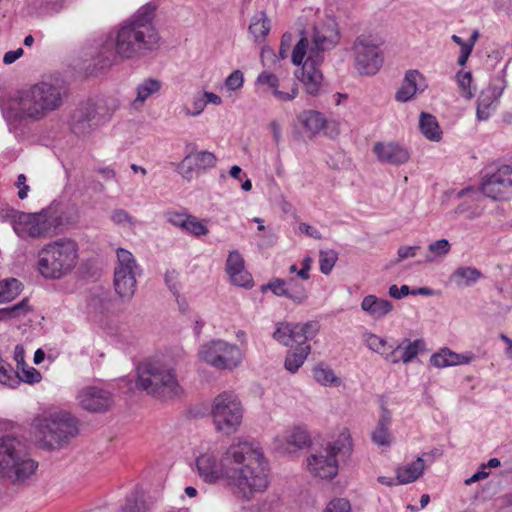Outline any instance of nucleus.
Masks as SVG:
<instances>
[{
  "label": "nucleus",
  "mask_w": 512,
  "mask_h": 512,
  "mask_svg": "<svg viewBox=\"0 0 512 512\" xmlns=\"http://www.w3.org/2000/svg\"><path fill=\"white\" fill-rule=\"evenodd\" d=\"M63 8L62 0H49L42 3L39 14L42 16L59 13Z\"/></svg>",
  "instance_id": "6e6d98bb"
},
{
  "label": "nucleus",
  "mask_w": 512,
  "mask_h": 512,
  "mask_svg": "<svg viewBox=\"0 0 512 512\" xmlns=\"http://www.w3.org/2000/svg\"><path fill=\"white\" fill-rule=\"evenodd\" d=\"M189 218V215H186V214H182V213H177V212H173V213H169L167 215V219L168 221L175 227H179L181 228L182 230L184 229L185 227V224L187 222Z\"/></svg>",
  "instance_id": "680f3d73"
},
{
  "label": "nucleus",
  "mask_w": 512,
  "mask_h": 512,
  "mask_svg": "<svg viewBox=\"0 0 512 512\" xmlns=\"http://www.w3.org/2000/svg\"><path fill=\"white\" fill-rule=\"evenodd\" d=\"M354 66L360 75H375L383 65V54L373 37L359 35L353 42Z\"/></svg>",
  "instance_id": "4468645a"
},
{
  "label": "nucleus",
  "mask_w": 512,
  "mask_h": 512,
  "mask_svg": "<svg viewBox=\"0 0 512 512\" xmlns=\"http://www.w3.org/2000/svg\"><path fill=\"white\" fill-rule=\"evenodd\" d=\"M183 231L193 236L200 237L208 233V228L202 221H199L196 217L189 216Z\"/></svg>",
  "instance_id": "3c124183"
},
{
  "label": "nucleus",
  "mask_w": 512,
  "mask_h": 512,
  "mask_svg": "<svg viewBox=\"0 0 512 512\" xmlns=\"http://www.w3.org/2000/svg\"><path fill=\"white\" fill-rule=\"evenodd\" d=\"M162 87L161 81L154 78H146L136 87V98L131 102V107L139 110L151 96L159 93Z\"/></svg>",
  "instance_id": "a878e982"
},
{
  "label": "nucleus",
  "mask_w": 512,
  "mask_h": 512,
  "mask_svg": "<svg viewBox=\"0 0 512 512\" xmlns=\"http://www.w3.org/2000/svg\"><path fill=\"white\" fill-rule=\"evenodd\" d=\"M267 289L271 290L272 293L276 296L286 297L287 298V289L285 279L275 278L268 282L266 285H263L261 290L264 292Z\"/></svg>",
  "instance_id": "864d4df0"
},
{
  "label": "nucleus",
  "mask_w": 512,
  "mask_h": 512,
  "mask_svg": "<svg viewBox=\"0 0 512 512\" xmlns=\"http://www.w3.org/2000/svg\"><path fill=\"white\" fill-rule=\"evenodd\" d=\"M318 329L319 326L314 321L304 324L284 322L277 325L273 338L285 346L296 345L295 349L289 351L285 358L284 366L289 372H297L304 364L311 352L308 341L316 335Z\"/></svg>",
  "instance_id": "6e6552de"
},
{
  "label": "nucleus",
  "mask_w": 512,
  "mask_h": 512,
  "mask_svg": "<svg viewBox=\"0 0 512 512\" xmlns=\"http://www.w3.org/2000/svg\"><path fill=\"white\" fill-rule=\"evenodd\" d=\"M96 106L92 102L78 106L71 117V129L77 135L88 134L96 125Z\"/></svg>",
  "instance_id": "412c9836"
},
{
  "label": "nucleus",
  "mask_w": 512,
  "mask_h": 512,
  "mask_svg": "<svg viewBox=\"0 0 512 512\" xmlns=\"http://www.w3.org/2000/svg\"><path fill=\"white\" fill-rule=\"evenodd\" d=\"M299 121L311 134L319 133L326 125V119L323 114L314 110L302 112L299 115Z\"/></svg>",
  "instance_id": "473e14b6"
},
{
  "label": "nucleus",
  "mask_w": 512,
  "mask_h": 512,
  "mask_svg": "<svg viewBox=\"0 0 512 512\" xmlns=\"http://www.w3.org/2000/svg\"><path fill=\"white\" fill-rule=\"evenodd\" d=\"M217 158L212 152L200 151L190 153L177 165L176 171L187 181H191L194 172L200 174L213 168Z\"/></svg>",
  "instance_id": "f3484780"
},
{
  "label": "nucleus",
  "mask_w": 512,
  "mask_h": 512,
  "mask_svg": "<svg viewBox=\"0 0 512 512\" xmlns=\"http://www.w3.org/2000/svg\"><path fill=\"white\" fill-rule=\"evenodd\" d=\"M22 213L23 212L16 209L5 207L0 210V223H11L13 230L15 231V224L18 221L19 215H22Z\"/></svg>",
  "instance_id": "4d7b16f0"
},
{
  "label": "nucleus",
  "mask_w": 512,
  "mask_h": 512,
  "mask_svg": "<svg viewBox=\"0 0 512 512\" xmlns=\"http://www.w3.org/2000/svg\"><path fill=\"white\" fill-rule=\"evenodd\" d=\"M270 31V21L265 12H257L249 25V32L253 35L255 41L263 40Z\"/></svg>",
  "instance_id": "f704fd0d"
},
{
  "label": "nucleus",
  "mask_w": 512,
  "mask_h": 512,
  "mask_svg": "<svg viewBox=\"0 0 512 512\" xmlns=\"http://www.w3.org/2000/svg\"><path fill=\"white\" fill-rule=\"evenodd\" d=\"M352 450L350 434L347 431L340 433L338 438L329 443L319 453L312 454L307 465L309 471L321 479H333L338 474V455H348Z\"/></svg>",
  "instance_id": "9d476101"
},
{
  "label": "nucleus",
  "mask_w": 512,
  "mask_h": 512,
  "mask_svg": "<svg viewBox=\"0 0 512 512\" xmlns=\"http://www.w3.org/2000/svg\"><path fill=\"white\" fill-rule=\"evenodd\" d=\"M15 376L17 377L18 384L22 381L29 384L38 383L41 380V374L34 367L24 364L17 369Z\"/></svg>",
  "instance_id": "a18cd8bd"
},
{
  "label": "nucleus",
  "mask_w": 512,
  "mask_h": 512,
  "mask_svg": "<svg viewBox=\"0 0 512 512\" xmlns=\"http://www.w3.org/2000/svg\"><path fill=\"white\" fill-rule=\"evenodd\" d=\"M373 151L381 162L393 165L403 164L410 158L407 148L393 142H378L374 145Z\"/></svg>",
  "instance_id": "5701e85b"
},
{
  "label": "nucleus",
  "mask_w": 512,
  "mask_h": 512,
  "mask_svg": "<svg viewBox=\"0 0 512 512\" xmlns=\"http://www.w3.org/2000/svg\"><path fill=\"white\" fill-rule=\"evenodd\" d=\"M39 445L47 450L60 449L78 434V421L68 412H55L34 421Z\"/></svg>",
  "instance_id": "1a4fd4ad"
},
{
  "label": "nucleus",
  "mask_w": 512,
  "mask_h": 512,
  "mask_svg": "<svg viewBox=\"0 0 512 512\" xmlns=\"http://www.w3.org/2000/svg\"><path fill=\"white\" fill-rule=\"evenodd\" d=\"M420 246H401L397 251V262H401L407 258H412L417 255Z\"/></svg>",
  "instance_id": "052dcab7"
},
{
  "label": "nucleus",
  "mask_w": 512,
  "mask_h": 512,
  "mask_svg": "<svg viewBox=\"0 0 512 512\" xmlns=\"http://www.w3.org/2000/svg\"><path fill=\"white\" fill-rule=\"evenodd\" d=\"M16 371L6 363L0 356V382L10 387L18 385L17 377L15 376Z\"/></svg>",
  "instance_id": "8fccbe9b"
},
{
  "label": "nucleus",
  "mask_w": 512,
  "mask_h": 512,
  "mask_svg": "<svg viewBox=\"0 0 512 512\" xmlns=\"http://www.w3.org/2000/svg\"><path fill=\"white\" fill-rule=\"evenodd\" d=\"M313 377L314 379L321 385L328 386V385H339L340 380L335 375L334 371L323 365H318L313 369Z\"/></svg>",
  "instance_id": "a19ab883"
},
{
  "label": "nucleus",
  "mask_w": 512,
  "mask_h": 512,
  "mask_svg": "<svg viewBox=\"0 0 512 512\" xmlns=\"http://www.w3.org/2000/svg\"><path fill=\"white\" fill-rule=\"evenodd\" d=\"M30 311L31 307L28 304V300L25 298L15 305L0 309V321L19 318L25 316Z\"/></svg>",
  "instance_id": "ea45409f"
},
{
  "label": "nucleus",
  "mask_w": 512,
  "mask_h": 512,
  "mask_svg": "<svg viewBox=\"0 0 512 512\" xmlns=\"http://www.w3.org/2000/svg\"><path fill=\"white\" fill-rule=\"evenodd\" d=\"M361 309L375 320L384 318L393 310L392 303L375 295H367L361 302Z\"/></svg>",
  "instance_id": "393cba45"
},
{
  "label": "nucleus",
  "mask_w": 512,
  "mask_h": 512,
  "mask_svg": "<svg viewBox=\"0 0 512 512\" xmlns=\"http://www.w3.org/2000/svg\"><path fill=\"white\" fill-rule=\"evenodd\" d=\"M456 81L464 96L468 99L472 98L474 91L471 89L472 74L470 72L459 71L456 74Z\"/></svg>",
  "instance_id": "603ef678"
},
{
  "label": "nucleus",
  "mask_w": 512,
  "mask_h": 512,
  "mask_svg": "<svg viewBox=\"0 0 512 512\" xmlns=\"http://www.w3.org/2000/svg\"><path fill=\"white\" fill-rule=\"evenodd\" d=\"M226 452L220 460L214 453L206 452L196 459V467L199 476L208 483H214L220 479L228 480V470L232 463H227Z\"/></svg>",
  "instance_id": "dca6fc26"
},
{
  "label": "nucleus",
  "mask_w": 512,
  "mask_h": 512,
  "mask_svg": "<svg viewBox=\"0 0 512 512\" xmlns=\"http://www.w3.org/2000/svg\"><path fill=\"white\" fill-rule=\"evenodd\" d=\"M363 341L371 351L378 353L386 361V356L391 350V348H389L391 344H389L385 338L371 332H365L363 334Z\"/></svg>",
  "instance_id": "c9c22d12"
},
{
  "label": "nucleus",
  "mask_w": 512,
  "mask_h": 512,
  "mask_svg": "<svg viewBox=\"0 0 512 512\" xmlns=\"http://www.w3.org/2000/svg\"><path fill=\"white\" fill-rule=\"evenodd\" d=\"M226 461L232 463L227 484L239 497L251 499L264 492L269 484L266 462L261 449L250 442H238L226 450Z\"/></svg>",
  "instance_id": "7ed1b4c3"
},
{
  "label": "nucleus",
  "mask_w": 512,
  "mask_h": 512,
  "mask_svg": "<svg viewBox=\"0 0 512 512\" xmlns=\"http://www.w3.org/2000/svg\"><path fill=\"white\" fill-rule=\"evenodd\" d=\"M137 376L138 388L161 400L180 398L184 394L171 362H143L137 367Z\"/></svg>",
  "instance_id": "0eeeda50"
},
{
  "label": "nucleus",
  "mask_w": 512,
  "mask_h": 512,
  "mask_svg": "<svg viewBox=\"0 0 512 512\" xmlns=\"http://www.w3.org/2000/svg\"><path fill=\"white\" fill-rule=\"evenodd\" d=\"M422 78L417 70H409L406 72L400 88L395 94V99L398 102H408L416 94L418 90V80Z\"/></svg>",
  "instance_id": "c85d7f7f"
},
{
  "label": "nucleus",
  "mask_w": 512,
  "mask_h": 512,
  "mask_svg": "<svg viewBox=\"0 0 512 512\" xmlns=\"http://www.w3.org/2000/svg\"><path fill=\"white\" fill-rule=\"evenodd\" d=\"M65 96L61 86L42 81L18 90L12 98L11 108L18 119L38 122L59 110Z\"/></svg>",
  "instance_id": "20e7f679"
},
{
  "label": "nucleus",
  "mask_w": 512,
  "mask_h": 512,
  "mask_svg": "<svg viewBox=\"0 0 512 512\" xmlns=\"http://www.w3.org/2000/svg\"><path fill=\"white\" fill-rule=\"evenodd\" d=\"M471 359V356L458 354L448 348H443L431 356L430 363L437 368H445L460 364H468Z\"/></svg>",
  "instance_id": "cd10ccee"
},
{
  "label": "nucleus",
  "mask_w": 512,
  "mask_h": 512,
  "mask_svg": "<svg viewBox=\"0 0 512 512\" xmlns=\"http://www.w3.org/2000/svg\"><path fill=\"white\" fill-rule=\"evenodd\" d=\"M226 272L234 285L247 288L253 284L251 274L245 269L244 259L236 250L231 251L227 257Z\"/></svg>",
  "instance_id": "4be33fe9"
},
{
  "label": "nucleus",
  "mask_w": 512,
  "mask_h": 512,
  "mask_svg": "<svg viewBox=\"0 0 512 512\" xmlns=\"http://www.w3.org/2000/svg\"><path fill=\"white\" fill-rule=\"evenodd\" d=\"M419 129L430 141L438 142L442 139V130L435 116L422 112L419 117Z\"/></svg>",
  "instance_id": "2f4dec72"
},
{
  "label": "nucleus",
  "mask_w": 512,
  "mask_h": 512,
  "mask_svg": "<svg viewBox=\"0 0 512 512\" xmlns=\"http://www.w3.org/2000/svg\"><path fill=\"white\" fill-rule=\"evenodd\" d=\"M299 230L302 233H305L307 236L314 238V239H321V237H322V235L318 229H316L315 227H313L309 224H306V223H301L299 225Z\"/></svg>",
  "instance_id": "774afa93"
},
{
  "label": "nucleus",
  "mask_w": 512,
  "mask_h": 512,
  "mask_svg": "<svg viewBox=\"0 0 512 512\" xmlns=\"http://www.w3.org/2000/svg\"><path fill=\"white\" fill-rule=\"evenodd\" d=\"M280 81L277 79L269 88L272 94L278 101L287 102L293 100L298 94V87L296 83H292L287 90H280Z\"/></svg>",
  "instance_id": "c03bdc74"
},
{
  "label": "nucleus",
  "mask_w": 512,
  "mask_h": 512,
  "mask_svg": "<svg viewBox=\"0 0 512 512\" xmlns=\"http://www.w3.org/2000/svg\"><path fill=\"white\" fill-rule=\"evenodd\" d=\"M205 107H206V103H205L202 93L194 95V97L192 99V110L186 109L185 114L187 116H192V117L198 116L204 111Z\"/></svg>",
  "instance_id": "bf43d9fd"
},
{
  "label": "nucleus",
  "mask_w": 512,
  "mask_h": 512,
  "mask_svg": "<svg viewBox=\"0 0 512 512\" xmlns=\"http://www.w3.org/2000/svg\"><path fill=\"white\" fill-rule=\"evenodd\" d=\"M244 83L243 73L240 70L233 71L225 80V86L230 91L242 88Z\"/></svg>",
  "instance_id": "5fc2aeb1"
},
{
  "label": "nucleus",
  "mask_w": 512,
  "mask_h": 512,
  "mask_svg": "<svg viewBox=\"0 0 512 512\" xmlns=\"http://www.w3.org/2000/svg\"><path fill=\"white\" fill-rule=\"evenodd\" d=\"M391 424V413L388 409L383 408L380 419L375 430L372 433V441L379 446H390L392 436L389 432Z\"/></svg>",
  "instance_id": "7c9ffc66"
},
{
  "label": "nucleus",
  "mask_w": 512,
  "mask_h": 512,
  "mask_svg": "<svg viewBox=\"0 0 512 512\" xmlns=\"http://www.w3.org/2000/svg\"><path fill=\"white\" fill-rule=\"evenodd\" d=\"M116 254L117 264L114 270H140L135 257L130 251L118 248Z\"/></svg>",
  "instance_id": "79ce46f5"
},
{
  "label": "nucleus",
  "mask_w": 512,
  "mask_h": 512,
  "mask_svg": "<svg viewBox=\"0 0 512 512\" xmlns=\"http://www.w3.org/2000/svg\"><path fill=\"white\" fill-rule=\"evenodd\" d=\"M58 218L48 209L36 213L23 212L15 224V233L22 239H46L57 234Z\"/></svg>",
  "instance_id": "ddd939ff"
},
{
  "label": "nucleus",
  "mask_w": 512,
  "mask_h": 512,
  "mask_svg": "<svg viewBox=\"0 0 512 512\" xmlns=\"http://www.w3.org/2000/svg\"><path fill=\"white\" fill-rule=\"evenodd\" d=\"M338 259V254L334 250L320 251L319 254V266L320 271L328 275L332 271L335 263Z\"/></svg>",
  "instance_id": "de8ad7c7"
},
{
  "label": "nucleus",
  "mask_w": 512,
  "mask_h": 512,
  "mask_svg": "<svg viewBox=\"0 0 512 512\" xmlns=\"http://www.w3.org/2000/svg\"><path fill=\"white\" fill-rule=\"evenodd\" d=\"M425 470V462L423 457L417 459L409 464L399 466L396 469L397 484H409L416 481L422 476Z\"/></svg>",
  "instance_id": "bb28decb"
},
{
  "label": "nucleus",
  "mask_w": 512,
  "mask_h": 512,
  "mask_svg": "<svg viewBox=\"0 0 512 512\" xmlns=\"http://www.w3.org/2000/svg\"><path fill=\"white\" fill-rule=\"evenodd\" d=\"M482 193L496 201L512 198V167L503 165L495 172L486 174L480 185Z\"/></svg>",
  "instance_id": "2eb2a0df"
},
{
  "label": "nucleus",
  "mask_w": 512,
  "mask_h": 512,
  "mask_svg": "<svg viewBox=\"0 0 512 512\" xmlns=\"http://www.w3.org/2000/svg\"><path fill=\"white\" fill-rule=\"evenodd\" d=\"M276 440L278 442H285L287 445L294 446L297 449L307 446L310 442L307 432L299 427L287 430L283 436L277 437Z\"/></svg>",
  "instance_id": "72a5a7b5"
},
{
  "label": "nucleus",
  "mask_w": 512,
  "mask_h": 512,
  "mask_svg": "<svg viewBox=\"0 0 512 512\" xmlns=\"http://www.w3.org/2000/svg\"><path fill=\"white\" fill-rule=\"evenodd\" d=\"M409 286L402 285L400 288L397 285H391L389 287V295L395 299H401L411 294Z\"/></svg>",
  "instance_id": "e2e57ef3"
},
{
  "label": "nucleus",
  "mask_w": 512,
  "mask_h": 512,
  "mask_svg": "<svg viewBox=\"0 0 512 512\" xmlns=\"http://www.w3.org/2000/svg\"><path fill=\"white\" fill-rule=\"evenodd\" d=\"M351 506L349 501L343 498L331 500L323 512H350Z\"/></svg>",
  "instance_id": "13d9d810"
},
{
  "label": "nucleus",
  "mask_w": 512,
  "mask_h": 512,
  "mask_svg": "<svg viewBox=\"0 0 512 512\" xmlns=\"http://www.w3.org/2000/svg\"><path fill=\"white\" fill-rule=\"evenodd\" d=\"M506 68L505 66L501 71L500 80L502 82L501 86H489L485 90L481 91L478 100H477V109H476V116L477 119L480 121H485L489 119L492 112L495 111L499 98L501 97L504 89L506 88V80H505V74H506Z\"/></svg>",
  "instance_id": "a211bd4d"
},
{
  "label": "nucleus",
  "mask_w": 512,
  "mask_h": 512,
  "mask_svg": "<svg viewBox=\"0 0 512 512\" xmlns=\"http://www.w3.org/2000/svg\"><path fill=\"white\" fill-rule=\"evenodd\" d=\"M277 79L278 77L273 73L262 72L258 75L256 83L270 87Z\"/></svg>",
  "instance_id": "338daca9"
},
{
  "label": "nucleus",
  "mask_w": 512,
  "mask_h": 512,
  "mask_svg": "<svg viewBox=\"0 0 512 512\" xmlns=\"http://www.w3.org/2000/svg\"><path fill=\"white\" fill-rule=\"evenodd\" d=\"M140 270H114L115 291L121 298L130 299L136 290V276Z\"/></svg>",
  "instance_id": "b1692460"
},
{
  "label": "nucleus",
  "mask_w": 512,
  "mask_h": 512,
  "mask_svg": "<svg viewBox=\"0 0 512 512\" xmlns=\"http://www.w3.org/2000/svg\"><path fill=\"white\" fill-rule=\"evenodd\" d=\"M302 37L292 51L291 61L294 65L302 64L298 76L305 91L311 96H317L323 91V75L319 67L324 61V54L335 48L340 40L336 21L326 18L312 28L310 34L301 32Z\"/></svg>",
  "instance_id": "f03ea898"
},
{
  "label": "nucleus",
  "mask_w": 512,
  "mask_h": 512,
  "mask_svg": "<svg viewBox=\"0 0 512 512\" xmlns=\"http://www.w3.org/2000/svg\"><path fill=\"white\" fill-rule=\"evenodd\" d=\"M77 399L80 406L90 412H103L112 405L111 393L95 386L82 388Z\"/></svg>",
  "instance_id": "6ab92c4d"
},
{
  "label": "nucleus",
  "mask_w": 512,
  "mask_h": 512,
  "mask_svg": "<svg viewBox=\"0 0 512 512\" xmlns=\"http://www.w3.org/2000/svg\"><path fill=\"white\" fill-rule=\"evenodd\" d=\"M154 16L155 6L146 4L112 30L100 51L106 64H112L117 58L137 59L155 50L159 35Z\"/></svg>",
  "instance_id": "f257e3e1"
},
{
  "label": "nucleus",
  "mask_w": 512,
  "mask_h": 512,
  "mask_svg": "<svg viewBox=\"0 0 512 512\" xmlns=\"http://www.w3.org/2000/svg\"><path fill=\"white\" fill-rule=\"evenodd\" d=\"M16 371L6 363L0 356V382L10 387L18 385L17 377L15 376Z\"/></svg>",
  "instance_id": "09e8293b"
},
{
  "label": "nucleus",
  "mask_w": 512,
  "mask_h": 512,
  "mask_svg": "<svg viewBox=\"0 0 512 512\" xmlns=\"http://www.w3.org/2000/svg\"><path fill=\"white\" fill-rule=\"evenodd\" d=\"M16 186L19 188L18 197L23 200L27 197L29 186L26 184V176L24 174L18 175Z\"/></svg>",
  "instance_id": "69168bd1"
},
{
  "label": "nucleus",
  "mask_w": 512,
  "mask_h": 512,
  "mask_svg": "<svg viewBox=\"0 0 512 512\" xmlns=\"http://www.w3.org/2000/svg\"><path fill=\"white\" fill-rule=\"evenodd\" d=\"M389 348H391V350L386 356V361L388 363L398 364L402 362L404 364H408L425 349V342L423 339L411 341L408 338H404L397 344L390 345Z\"/></svg>",
  "instance_id": "aec40b11"
},
{
  "label": "nucleus",
  "mask_w": 512,
  "mask_h": 512,
  "mask_svg": "<svg viewBox=\"0 0 512 512\" xmlns=\"http://www.w3.org/2000/svg\"><path fill=\"white\" fill-rule=\"evenodd\" d=\"M210 414L216 429L230 435L238 430L242 422L243 408L234 393L222 392L213 399Z\"/></svg>",
  "instance_id": "9b49d317"
},
{
  "label": "nucleus",
  "mask_w": 512,
  "mask_h": 512,
  "mask_svg": "<svg viewBox=\"0 0 512 512\" xmlns=\"http://www.w3.org/2000/svg\"><path fill=\"white\" fill-rule=\"evenodd\" d=\"M482 277L483 274L477 268L460 266L450 275L449 280L457 287L464 288L474 285Z\"/></svg>",
  "instance_id": "c756f323"
},
{
  "label": "nucleus",
  "mask_w": 512,
  "mask_h": 512,
  "mask_svg": "<svg viewBox=\"0 0 512 512\" xmlns=\"http://www.w3.org/2000/svg\"><path fill=\"white\" fill-rule=\"evenodd\" d=\"M285 282L288 299L297 304H301L307 299V289L301 281L294 277H290L285 279Z\"/></svg>",
  "instance_id": "e433bc0d"
},
{
  "label": "nucleus",
  "mask_w": 512,
  "mask_h": 512,
  "mask_svg": "<svg viewBox=\"0 0 512 512\" xmlns=\"http://www.w3.org/2000/svg\"><path fill=\"white\" fill-rule=\"evenodd\" d=\"M312 259L305 257L302 261V268L298 271V278L302 281H307L310 278L309 271L311 269Z\"/></svg>",
  "instance_id": "0e129e2a"
},
{
  "label": "nucleus",
  "mask_w": 512,
  "mask_h": 512,
  "mask_svg": "<svg viewBox=\"0 0 512 512\" xmlns=\"http://www.w3.org/2000/svg\"><path fill=\"white\" fill-rule=\"evenodd\" d=\"M198 358L213 368L232 370L241 364L243 355L236 344L213 339L199 347Z\"/></svg>",
  "instance_id": "f8f14e48"
},
{
  "label": "nucleus",
  "mask_w": 512,
  "mask_h": 512,
  "mask_svg": "<svg viewBox=\"0 0 512 512\" xmlns=\"http://www.w3.org/2000/svg\"><path fill=\"white\" fill-rule=\"evenodd\" d=\"M79 248L75 240L63 237L44 244L37 253L36 270L45 280H60L78 264Z\"/></svg>",
  "instance_id": "39448f33"
},
{
  "label": "nucleus",
  "mask_w": 512,
  "mask_h": 512,
  "mask_svg": "<svg viewBox=\"0 0 512 512\" xmlns=\"http://www.w3.org/2000/svg\"><path fill=\"white\" fill-rule=\"evenodd\" d=\"M451 250V245L447 239H439L428 245V253L425 255L424 261L432 263L443 259Z\"/></svg>",
  "instance_id": "4c0bfd02"
},
{
  "label": "nucleus",
  "mask_w": 512,
  "mask_h": 512,
  "mask_svg": "<svg viewBox=\"0 0 512 512\" xmlns=\"http://www.w3.org/2000/svg\"><path fill=\"white\" fill-rule=\"evenodd\" d=\"M37 469L38 462L32 458L23 441L14 436L0 437V479L13 485H23Z\"/></svg>",
  "instance_id": "423d86ee"
},
{
  "label": "nucleus",
  "mask_w": 512,
  "mask_h": 512,
  "mask_svg": "<svg viewBox=\"0 0 512 512\" xmlns=\"http://www.w3.org/2000/svg\"><path fill=\"white\" fill-rule=\"evenodd\" d=\"M110 219L115 225L130 231H133L137 224V220L124 209L113 210Z\"/></svg>",
  "instance_id": "37998d69"
},
{
  "label": "nucleus",
  "mask_w": 512,
  "mask_h": 512,
  "mask_svg": "<svg viewBox=\"0 0 512 512\" xmlns=\"http://www.w3.org/2000/svg\"><path fill=\"white\" fill-rule=\"evenodd\" d=\"M122 512H149V506L142 498L133 493L126 498Z\"/></svg>",
  "instance_id": "49530a36"
},
{
  "label": "nucleus",
  "mask_w": 512,
  "mask_h": 512,
  "mask_svg": "<svg viewBox=\"0 0 512 512\" xmlns=\"http://www.w3.org/2000/svg\"><path fill=\"white\" fill-rule=\"evenodd\" d=\"M22 283L16 278L0 281V303L15 299L21 292Z\"/></svg>",
  "instance_id": "58836bf2"
}]
</instances>
